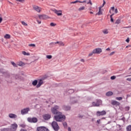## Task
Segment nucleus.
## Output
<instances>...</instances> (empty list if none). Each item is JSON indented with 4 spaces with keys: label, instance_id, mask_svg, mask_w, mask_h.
I'll return each instance as SVG.
<instances>
[{
    "label": "nucleus",
    "instance_id": "1",
    "mask_svg": "<svg viewBox=\"0 0 131 131\" xmlns=\"http://www.w3.org/2000/svg\"><path fill=\"white\" fill-rule=\"evenodd\" d=\"M54 118L56 121H63L65 120V118H66V117L62 114L61 112H60L58 113L56 116H54Z\"/></svg>",
    "mask_w": 131,
    "mask_h": 131
},
{
    "label": "nucleus",
    "instance_id": "2",
    "mask_svg": "<svg viewBox=\"0 0 131 131\" xmlns=\"http://www.w3.org/2000/svg\"><path fill=\"white\" fill-rule=\"evenodd\" d=\"M18 127V125L14 123V124H11L10 128H5L4 130L5 131H16Z\"/></svg>",
    "mask_w": 131,
    "mask_h": 131
},
{
    "label": "nucleus",
    "instance_id": "3",
    "mask_svg": "<svg viewBox=\"0 0 131 131\" xmlns=\"http://www.w3.org/2000/svg\"><path fill=\"white\" fill-rule=\"evenodd\" d=\"M59 109H60L59 106L55 105L51 108V112L53 113V114L56 115L57 114L60 113V112H58Z\"/></svg>",
    "mask_w": 131,
    "mask_h": 131
},
{
    "label": "nucleus",
    "instance_id": "4",
    "mask_svg": "<svg viewBox=\"0 0 131 131\" xmlns=\"http://www.w3.org/2000/svg\"><path fill=\"white\" fill-rule=\"evenodd\" d=\"M53 129H54V130L55 131H58L59 130V125H58V123H56V122H53L52 123V124H51Z\"/></svg>",
    "mask_w": 131,
    "mask_h": 131
},
{
    "label": "nucleus",
    "instance_id": "5",
    "mask_svg": "<svg viewBox=\"0 0 131 131\" xmlns=\"http://www.w3.org/2000/svg\"><path fill=\"white\" fill-rule=\"evenodd\" d=\"M106 112L105 111H102L101 112L97 111L96 112L97 116H103L104 115H106Z\"/></svg>",
    "mask_w": 131,
    "mask_h": 131
},
{
    "label": "nucleus",
    "instance_id": "6",
    "mask_svg": "<svg viewBox=\"0 0 131 131\" xmlns=\"http://www.w3.org/2000/svg\"><path fill=\"white\" fill-rule=\"evenodd\" d=\"M57 43H58L59 44V46L60 47H64V46H65V43H64V42H62V41H57V42H51L50 43V45H56Z\"/></svg>",
    "mask_w": 131,
    "mask_h": 131
},
{
    "label": "nucleus",
    "instance_id": "7",
    "mask_svg": "<svg viewBox=\"0 0 131 131\" xmlns=\"http://www.w3.org/2000/svg\"><path fill=\"white\" fill-rule=\"evenodd\" d=\"M28 121H29V122H33V123L37 122V118H28Z\"/></svg>",
    "mask_w": 131,
    "mask_h": 131
},
{
    "label": "nucleus",
    "instance_id": "8",
    "mask_svg": "<svg viewBox=\"0 0 131 131\" xmlns=\"http://www.w3.org/2000/svg\"><path fill=\"white\" fill-rule=\"evenodd\" d=\"M33 8L35 11H36V12H38V13H40V11H41V8L35 5H34Z\"/></svg>",
    "mask_w": 131,
    "mask_h": 131
},
{
    "label": "nucleus",
    "instance_id": "9",
    "mask_svg": "<svg viewBox=\"0 0 131 131\" xmlns=\"http://www.w3.org/2000/svg\"><path fill=\"white\" fill-rule=\"evenodd\" d=\"M37 131H50L49 129L45 127H38L37 128Z\"/></svg>",
    "mask_w": 131,
    "mask_h": 131
},
{
    "label": "nucleus",
    "instance_id": "10",
    "mask_svg": "<svg viewBox=\"0 0 131 131\" xmlns=\"http://www.w3.org/2000/svg\"><path fill=\"white\" fill-rule=\"evenodd\" d=\"M93 53L95 54H101L102 53V49L101 48H96L93 50Z\"/></svg>",
    "mask_w": 131,
    "mask_h": 131
},
{
    "label": "nucleus",
    "instance_id": "11",
    "mask_svg": "<svg viewBox=\"0 0 131 131\" xmlns=\"http://www.w3.org/2000/svg\"><path fill=\"white\" fill-rule=\"evenodd\" d=\"M43 119L45 120H49L51 118V115L49 114H46L42 116Z\"/></svg>",
    "mask_w": 131,
    "mask_h": 131
},
{
    "label": "nucleus",
    "instance_id": "12",
    "mask_svg": "<svg viewBox=\"0 0 131 131\" xmlns=\"http://www.w3.org/2000/svg\"><path fill=\"white\" fill-rule=\"evenodd\" d=\"M29 110H30L29 108L23 109L21 111V113L23 115H24V114H27Z\"/></svg>",
    "mask_w": 131,
    "mask_h": 131
},
{
    "label": "nucleus",
    "instance_id": "13",
    "mask_svg": "<svg viewBox=\"0 0 131 131\" xmlns=\"http://www.w3.org/2000/svg\"><path fill=\"white\" fill-rule=\"evenodd\" d=\"M38 17L39 19H41V20H46L48 18V16L45 14L42 15H39Z\"/></svg>",
    "mask_w": 131,
    "mask_h": 131
},
{
    "label": "nucleus",
    "instance_id": "14",
    "mask_svg": "<svg viewBox=\"0 0 131 131\" xmlns=\"http://www.w3.org/2000/svg\"><path fill=\"white\" fill-rule=\"evenodd\" d=\"M54 13L57 15V16H62V10H54Z\"/></svg>",
    "mask_w": 131,
    "mask_h": 131
},
{
    "label": "nucleus",
    "instance_id": "15",
    "mask_svg": "<svg viewBox=\"0 0 131 131\" xmlns=\"http://www.w3.org/2000/svg\"><path fill=\"white\" fill-rule=\"evenodd\" d=\"M111 104L112 105H114L115 106H119L120 105V103L114 100L112 101Z\"/></svg>",
    "mask_w": 131,
    "mask_h": 131
},
{
    "label": "nucleus",
    "instance_id": "16",
    "mask_svg": "<svg viewBox=\"0 0 131 131\" xmlns=\"http://www.w3.org/2000/svg\"><path fill=\"white\" fill-rule=\"evenodd\" d=\"M100 105H102V100H97L96 102V104L94 105V106H96V107H99Z\"/></svg>",
    "mask_w": 131,
    "mask_h": 131
},
{
    "label": "nucleus",
    "instance_id": "17",
    "mask_svg": "<svg viewBox=\"0 0 131 131\" xmlns=\"http://www.w3.org/2000/svg\"><path fill=\"white\" fill-rule=\"evenodd\" d=\"M9 117H10V118H12L13 119H15V118H17V116L14 114H9Z\"/></svg>",
    "mask_w": 131,
    "mask_h": 131
},
{
    "label": "nucleus",
    "instance_id": "18",
    "mask_svg": "<svg viewBox=\"0 0 131 131\" xmlns=\"http://www.w3.org/2000/svg\"><path fill=\"white\" fill-rule=\"evenodd\" d=\"M86 1H79L78 0H76V1L71 2V4H76V3H80V4H83L84 3H86Z\"/></svg>",
    "mask_w": 131,
    "mask_h": 131
},
{
    "label": "nucleus",
    "instance_id": "19",
    "mask_svg": "<svg viewBox=\"0 0 131 131\" xmlns=\"http://www.w3.org/2000/svg\"><path fill=\"white\" fill-rule=\"evenodd\" d=\"M102 7H99V11L96 14V15H98V16H100V15H102L103 13L102 12Z\"/></svg>",
    "mask_w": 131,
    "mask_h": 131
},
{
    "label": "nucleus",
    "instance_id": "20",
    "mask_svg": "<svg viewBox=\"0 0 131 131\" xmlns=\"http://www.w3.org/2000/svg\"><path fill=\"white\" fill-rule=\"evenodd\" d=\"M16 65H17V66H24L25 63L21 61H19L16 63Z\"/></svg>",
    "mask_w": 131,
    "mask_h": 131
},
{
    "label": "nucleus",
    "instance_id": "21",
    "mask_svg": "<svg viewBox=\"0 0 131 131\" xmlns=\"http://www.w3.org/2000/svg\"><path fill=\"white\" fill-rule=\"evenodd\" d=\"M42 83H43V81H42V80H40L38 82V84L36 86V88H40V85H41Z\"/></svg>",
    "mask_w": 131,
    "mask_h": 131
},
{
    "label": "nucleus",
    "instance_id": "22",
    "mask_svg": "<svg viewBox=\"0 0 131 131\" xmlns=\"http://www.w3.org/2000/svg\"><path fill=\"white\" fill-rule=\"evenodd\" d=\"M63 108L64 109V110H65L66 111H68L69 110H70V109L71 108V107L70 106H63Z\"/></svg>",
    "mask_w": 131,
    "mask_h": 131
},
{
    "label": "nucleus",
    "instance_id": "23",
    "mask_svg": "<svg viewBox=\"0 0 131 131\" xmlns=\"http://www.w3.org/2000/svg\"><path fill=\"white\" fill-rule=\"evenodd\" d=\"M113 95V92L111 91H109L106 93V96L107 97H110V96H112Z\"/></svg>",
    "mask_w": 131,
    "mask_h": 131
},
{
    "label": "nucleus",
    "instance_id": "24",
    "mask_svg": "<svg viewBox=\"0 0 131 131\" xmlns=\"http://www.w3.org/2000/svg\"><path fill=\"white\" fill-rule=\"evenodd\" d=\"M4 38H6V39H9V38H11V35H10L9 34H6L4 36Z\"/></svg>",
    "mask_w": 131,
    "mask_h": 131
},
{
    "label": "nucleus",
    "instance_id": "25",
    "mask_svg": "<svg viewBox=\"0 0 131 131\" xmlns=\"http://www.w3.org/2000/svg\"><path fill=\"white\" fill-rule=\"evenodd\" d=\"M22 54H23V55H24V56H29L30 55V53H27L25 51H23Z\"/></svg>",
    "mask_w": 131,
    "mask_h": 131
},
{
    "label": "nucleus",
    "instance_id": "26",
    "mask_svg": "<svg viewBox=\"0 0 131 131\" xmlns=\"http://www.w3.org/2000/svg\"><path fill=\"white\" fill-rule=\"evenodd\" d=\"M113 15H114V13H113L110 15V18H111V22H114V19H113Z\"/></svg>",
    "mask_w": 131,
    "mask_h": 131
},
{
    "label": "nucleus",
    "instance_id": "27",
    "mask_svg": "<svg viewBox=\"0 0 131 131\" xmlns=\"http://www.w3.org/2000/svg\"><path fill=\"white\" fill-rule=\"evenodd\" d=\"M102 32L103 33H104V34H108V30L107 29L103 30L102 31Z\"/></svg>",
    "mask_w": 131,
    "mask_h": 131
},
{
    "label": "nucleus",
    "instance_id": "28",
    "mask_svg": "<svg viewBox=\"0 0 131 131\" xmlns=\"http://www.w3.org/2000/svg\"><path fill=\"white\" fill-rule=\"evenodd\" d=\"M126 130L131 131V125H129L128 126L126 127Z\"/></svg>",
    "mask_w": 131,
    "mask_h": 131
},
{
    "label": "nucleus",
    "instance_id": "29",
    "mask_svg": "<svg viewBox=\"0 0 131 131\" xmlns=\"http://www.w3.org/2000/svg\"><path fill=\"white\" fill-rule=\"evenodd\" d=\"M32 84H33V85H34V86L36 85V84H37V80H35L34 81H33L32 82Z\"/></svg>",
    "mask_w": 131,
    "mask_h": 131
},
{
    "label": "nucleus",
    "instance_id": "30",
    "mask_svg": "<svg viewBox=\"0 0 131 131\" xmlns=\"http://www.w3.org/2000/svg\"><path fill=\"white\" fill-rule=\"evenodd\" d=\"M70 102H71L72 104H75V103H77V101L73 99H71V100H70Z\"/></svg>",
    "mask_w": 131,
    "mask_h": 131
},
{
    "label": "nucleus",
    "instance_id": "31",
    "mask_svg": "<svg viewBox=\"0 0 131 131\" xmlns=\"http://www.w3.org/2000/svg\"><path fill=\"white\" fill-rule=\"evenodd\" d=\"M121 20H120V19H117L115 24H120V23H121Z\"/></svg>",
    "mask_w": 131,
    "mask_h": 131
},
{
    "label": "nucleus",
    "instance_id": "32",
    "mask_svg": "<svg viewBox=\"0 0 131 131\" xmlns=\"http://www.w3.org/2000/svg\"><path fill=\"white\" fill-rule=\"evenodd\" d=\"M68 93L69 94H73V93H74V90L73 89H70L68 91Z\"/></svg>",
    "mask_w": 131,
    "mask_h": 131
},
{
    "label": "nucleus",
    "instance_id": "33",
    "mask_svg": "<svg viewBox=\"0 0 131 131\" xmlns=\"http://www.w3.org/2000/svg\"><path fill=\"white\" fill-rule=\"evenodd\" d=\"M94 54H96V53H95V52H94V50H93L92 52L89 53V57L93 56V55H94Z\"/></svg>",
    "mask_w": 131,
    "mask_h": 131
},
{
    "label": "nucleus",
    "instance_id": "34",
    "mask_svg": "<svg viewBox=\"0 0 131 131\" xmlns=\"http://www.w3.org/2000/svg\"><path fill=\"white\" fill-rule=\"evenodd\" d=\"M21 24L23 25H24V26H28V24H26V23H25V21H21Z\"/></svg>",
    "mask_w": 131,
    "mask_h": 131
},
{
    "label": "nucleus",
    "instance_id": "35",
    "mask_svg": "<svg viewBox=\"0 0 131 131\" xmlns=\"http://www.w3.org/2000/svg\"><path fill=\"white\" fill-rule=\"evenodd\" d=\"M19 126H20V127H23L24 128L26 127V125L25 124H21L19 125Z\"/></svg>",
    "mask_w": 131,
    "mask_h": 131
},
{
    "label": "nucleus",
    "instance_id": "36",
    "mask_svg": "<svg viewBox=\"0 0 131 131\" xmlns=\"http://www.w3.org/2000/svg\"><path fill=\"white\" fill-rule=\"evenodd\" d=\"M84 6H82V7H80L79 8V11H82V10H84Z\"/></svg>",
    "mask_w": 131,
    "mask_h": 131
},
{
    "label": "nucleus",
    "instance_id": "37",
    "mask_svg": "<svg viewBox=\"0 0 131 131\" xmlns=\"http://www.w3.org/2000/svg\"><path fill=\"white\" fill-rule=\"evenodd\" d=\"M116 100H118V101H121V100H122V97H116Z\"/></svg>",
    "mask_w": 131,
    "mask_h": 131
},
{
    "label": "nucleus",
    "instance_id": "38",
    "mask_svg": "<svg viewBox=\"0 0 131 131\" xmlns=\"http://www.w3.org/2000/svg\"><path fill=\"white\" fill-rule=\"evenodd\" d=\"M97 104V103H96V102H92V107H97V106L96 105H96Z\"/></svg>",
    "mask_w": 131,
    "mask_h": 131
},
{
    "label": "nucleus",
    "instance_id": "39",
    "mask_svg": "<svg viewBox=\"0 0 131 131\" xmlns=\"http://www.w3.org/2000/svg\"><path fill=\"white\" fill-rule=\"evenodd\" d=\"M56 24H54V23H50V26H52V27H54V26H56Z\"/></svg>",
    "mask_w": 131,
    "mask_h": 131
},
{
    "label": "nucleus",
    "instance_id": "40",
    "mask_svg": "<svg viewBox=\"0 0 131 131\" xmlns=\"http://www.w3.org/2000/svg\"><path fill=\"white\" fill-rule=\"evenodd\" d=\"M11 63L13 66H17V64L14 61H11Z\"/></svg>",
    "mask_w": 131,
    "mask_h": 131
},
{
    "label": "nucleus",
    "instance_id": "41",
    "mask_svg": "<svg viewBox=\"0 0 131 131\" xmlns=\"http://www.w3.org/2000/svg\"><path fill=\"white\" fill-rule=\"evenodd\" d=\"M115 78H116V76H113L111 77V79H112V80H114V79H115Z\"/></svg>",
    "mask_w": 131,
    "mask_h": 131
},
{
    "label": "nucleus",
    "instance_id": "42",
    "mask_svg": "<svg viewBox=\"0 0 131 131\" xmlns=\"http://www.w3.org/2000/svg\"><path fill=\"white\" fill-rule=\"evenodd\" d=\"M52 55H47L46 58H47V59H52Z\"/></svg>",
    "mask_w": 131,
    "mask_h": 131
},
{
    "label": "nucleus",
    "instance_id": "43",
    "mask_svg": "<svg viewBox=\"0 0 131 131\" xmlns=\"http://www.w3.org/2000/svg\"><path fill=\"white\" fill-rule=\"evenodd\" d=\"M63 125L64 127H67V123L66 122H63Z\"/></svg>",
    "mask_w": 131,
    "mask_h": 131
},
{
    "label": "nucleus",
    "instance_id": "44",
    "mask_svg": "<svg viewBox=\"0 0 131 131\" xmlns=\"http://www.w3.org/2000/svg\"><path fill=\"white\" fill-rule=\"evenodd\" d=\"M17 2H19V3H24L25 2V0H16Z\"/></svg>",
    "mask_w": 131,
    "mask_h": 131
},
{
    "label": "nucleus",
    "instance_id": "45",
    "mask_svg": "<svg viewBox=\"0 0 131 131\" xmlns=\"http://www.w3.org/2000/svg\"><path fill=\"white\" fill-rule=\"evenodd\" d=\"M29 47H35V44H30L29 45Z\"/></svg>",
    "mask_w": 131,
    "mask_h": 131
},
{
    "label": "nucleus",
    "instance_id": "46",
    "mask_svg": "<svg viewBox=\"0 0 131 131\" xmlns=\"http://www.w3.org/2000/svg\"><path fill=\"white\" fill-rule=\"evenodd\" d=\"M115 54V52H112L110 54V56H112V55H114Z\"/></svg>",
    "mask_w": 131,
    "mask_h": 131
},
{
    "label": "nucleus",
    "instance_id": "47",
    "mask_svg": "<svg viewBox=\"0 0 131 131\" xmlns=\"http://www.w3.org/2000/svg\"><path fill=\"white\" fill-rule=\"evenodd\" d=\"M87 4H90L91 6L93 5V3L91 0H89V2Z\"/></svg>",
    "mask_w": 131,
    "mask_h": 131
},
{
    "label": "nucleus",
    "instance_id": "48",
    "mask_svg": "<svg viewBox=\"0 0 131 131\" xmlns=\"http://www.w3.org/2000/svg\"><path fill=\"white\" fill-rule=\"evenodd\" d=\"M115 13L116 14H117L118 13V10H117V8H116V9L115 10Z\"/></svg>",
    "mask_w": 131,
    "mask_h": 131
},
{
    "label": "nucleus",
    "instance_id": "49",
    "mask_svg": "<svg viewBox=\"0 0 131 131\" xmlns=\"http://www.w3.org/2000/svg\"><path fill=\"white\" fill-rule=\"evenodd\" d=\"M105 4H106V2H105V0H104L102 7H104V6H105Z\"/></svg>",
    "mask_w": 131,
    "mask_h": 131
},
{
    "label": "nucleus",
    "instance_id": "50",
    "mask_svg": "<svg viewBox=\"0 0 131 131\" xmlns=\"http://www.w3.org/2000/svg\"><path fill=\"white\" fill-rule=\"evenodd\" d=\"M111 10H112V11H114L115 10V7H111Z\"/></svg>",
    "mask_w": 131,
    "mask_h": 131
},
{
    "label": "nucleus",
    "instance_id": "51",
    "mask_svg": "<svg viewBox=\"0 0 131 131\" xmlns=\"http://www.w3.org/2000/svg\"><path fill=\"white\" fill-rule=\"evenodd\" d=\"M126 41L127 42H129V39L128 38H127L126 39Z\"/></svg>",
    "mask_w": 131,
    "mask_h": 131
},
{
    "label": "nucleus",
    "instance_id": "52",
    "mask_svg": "<svg viewBox=\"0 0 131 131\" xmlns=\"http://www.w3.org/2000/svg\"><path fill=\"white\" fill-rule=\"evenodd\" d=\"M3 21V18H2V17H0V23H2V22Z\"/></svg>",
    "mask_w": 131,
    "mask_h": 131
},
{
    "label": "nucleus",
    "instance_id": "53",
    "mask_svg": "<svg viewBox=\"0 0 131 131\" xmlns=\"http://www.w3.org/2000/svg\"><path fill=\"white\" fill-rule=\"evenodd\" d=\"M20 131H27V130L26 129H21Z\"/></svg>",
    "mask_w": 131,
    "mask_h": 131
},
{
    "label": "nucleus",
    "instance_id": "54",
    "mask_svg": "<svg viewBox=\"0 0 131 131\" xmlns=\"http://www.w3.org/2000/svg\"><path fill=\"white\" fill-rule=\"evenodd\" d=\"M68 131H71V128L70 127H69L68 128Z\"/></svg>",
    "mask_w": 131,
    "mask_h": 131
},
{
    "label": "nucleus",
    "instance_id": "55",
    "mask_svg": "<svg viewBox=\"0 0 131 131\" xmlns=\"http://www.w3.org/2000/svg\"><path fill=\"white\" fill-rule=\"evenodd\" d=\"M127 80H128V81H131V78H128L127 79Z\"/></svg>",
    "mask_w": 131,
    "mask_h": 131
},
{
    "label": "nucleus",
    "instance_id": "56",
    "mask_svg": "<svg viewBox=\"0 0 131 131\" xmlns=\"http://www.w3.org/2000/svg\"><path fill=\"white\" fill-rule=\"evenodd\" d=\"M37 22H38V24H40L41 23V21L39 20H37Z\"/></svg>",
    "mask_w": 131,
    "mask_h": 131
},
{
    "label": "nucleus",
    "instance_id": "57",
    "mask_svg": "<svg viewBox=\"0 0 131 131\" xmlns=\"http://www.w3.org/2000/svg\"><path fill=\"white\" fill-rule=\"evenodd\" d=\"M80 61H81V62H84V59H81L80 60Z\"/></svg>",
    "mask_w": 131,
    "mask_h": 131
},
{
    "label": "nucleus",
    "instance_id": "58",
    "mask_svg": "<svg viewBox=\"0 0 131 131\" xmlns=\"http://www.w3.org/2000/svg\"><path fill=\"white\" fill-rule=\"evenodd\" d=\"M100 121H101L100 120H97V123L99 124L100 123Z\"/></svg>",
    "mask_w": 131,
    "mask_h": 131
},
{
    "label": "nucleus",
    "instance_id": "59",
    "mask_svg": "<svg viewBox=\"0 0 131 131\" xmlns=\"http://www.w3.org/2000/svg\"><path fill=\"white\" fill-rule=\"evenodd\" d=\"M79 118H82L83 117V116H79Z\"/></svg>",
    "mask_w": 131,
    "mask_h": 131
},
{
    "label": "nucleus",
    "instance_id": "60",
    "mask_svg": "<svg viewBox=\"0 0 131 131\" xmlns=\"http://www.w3.org/2000/svg\"><path fill=\"white\" fill-rule=\"evenodd\" d=\"M131 28V26H129V27H125V28Z\"/></svg>",
    "mask_w": 131,
    "mask_h": 131
},
{
    "label": "nucleus",
    "instance_id": "61",
    "mask_svg": "<svg viewBox=\"0 0 131 131\" xmlns=\"http://www.w3.org/2000/svg\"><path fill=\"white\" fill-rule=\"evenodd\" d=\"M106 50V51H110V48H108Z\"/></svg>",
    "mask_w": 131,
    "mask_h": 131
},
{
    "label": "nucleus",
    "instance_id": "62",
    "mask_svg": "<svg viewBox=\"0 0 131 131\" xmlns=\"http://www.w3.org/2000/svg\"><path fill=\"white\" fill-rule=\"evenodd\" d=\"M90 14H94V13L93 12H90Z\"/></svg>",
    "mask_w": 131,
    "mask_h": 131
},
{
    "label": "nucleus",
    "instance_id": "63",
    "mask_svg": "<svg viewBox=\"0 0 131 131\" xmlns=\"http://www.w3.org/2000/svg\"><path fill=\"white\" fill-rule=\"evenodd\" d=\"M10 3V4H11L12 5H13V4H12V3H11V2H9Z\"/></svg>",
    "mask_w": 131,
    "mask_h": 131
},
{
    "label": "nucleus",
    "instance_id": "64",
    "mask_svg": "<svg viewBox=\"0 0 131 131\" xmlns=\"http://www.w3.org/2000/svg\"><path fill=\"white\" fill-rule=\"evenodd\" d=\"M126 48H128V46H126Z\"/></svg>",
    "mask_w": 131,
    "mask_h": 131
}]
</instances>
